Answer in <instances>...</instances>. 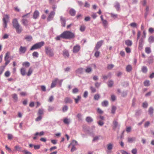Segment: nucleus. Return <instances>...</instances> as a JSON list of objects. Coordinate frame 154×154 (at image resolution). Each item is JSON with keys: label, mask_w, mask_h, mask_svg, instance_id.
Returning a JSON list of instances; mask_svg holds the SVG:
<instances>
[{"label": "nucleus", "mask_w": 154, "mask_h": 154, "mask_svg": "<svg viewBox=\"0 0 154 154\" xmlns=\"http://www.w3.org/2000/svg\"><path fill=\"white\" fill-rule=\"evenodd\" d=\"M113 129H115L116 128L119 127H120V125H119L118 122L114 120L113 122Z\"/></svg>", "instance_id": "obj_21"}, {"label": "nucleus", "mask_w": 154, "mask_h": 154, "mask_svg": "<svg viewBox=\"0 0 154 154\" xmlns=\"http://www.w3.org/2000/svg\"><path fill=\"white\" fill-rule=\"evenodd\" d=\"M142 70L143 72L146 73L147 71V68L146 66H143L142 68Z\"/></svg>", "instance_id": "obj_43"}, {"label": "nucleus", "mask_w": 154, "mask_h": 154, "mask_svg": "<svg viewBox=\"0 0 154 154\" xmlns=\"http://www.w3.org/2000/svg\"><path fill=\"white\" fill-rule=\"evenodd\" d=\"M145 51L147 54H149L151 52V50L150 48L147 47L145 48Z\"/></svg>", "instance_id": "obj_36"}, {"label": "nucleus", "mask_w": 154, "mask_h": 154, "mask_svg": "<svg viewBox=\"0 0 154 154\" xmlns=\"http://www.w3.org/2000/svg\"><path fill=\"white\" fill-rule=\"evenodd\" d=\"M43 114V109H39L38 111V114L41 115Z\"/></svg>", "instance_id": "obj_53"}, {"label": "nucleus", "mask_w": 154, "mask_h": 154, "mask_svg": "<svg viewBox=\"0 0 154 154\" xmlns=\"http://www.w3.org/2000/svg\"><path fill=\"white\" fill-rule=\"evenodd\" d=\"M60 21L61 23L62 26L63 27H65L66 26V19L65 17L61 16L60 17Z\"/></svg>", "instance_id": "obj_14"}, {"label": "nucleus", "mask_w": 154, "mask_h": 154, "mask_svg": "<svg viewBox=\"0 0 154 154\" xmlns=\"http://www.w3.org/2000/svg\"><path fill=\"white\" fill-rule=\"evenodd\" d=\"M73 99L75 100V103L77 104L79 102V101L81 100V97L80 96H78L77 98H74Z\"/></svg>", "instance_id": "obj_30"}, {"label": "nucleus", "mask_w": 154, "mask_h": 154, "mask_svg": "<svg viewBox=\"0 0 154 154\" xmlns=\"http://www.w3.org/2000/svg\"><path fill=\"white\" fill-rule=\"evenodd\" d=\"M137 150L136 149H133L131 150V152L133 154H136L137 153Z\"/></svg>", "instance_id": "obj_64"}, {"label": "nucleus", "mask_w": 154, "mask_h": 154, "mask_svg": "<svg viewBox=\"0 0 154 154\" xmlns=\"http://www.w3.org/2000/svg\"><path fill=\"white\" fill-rule=\"evenodd\" d=\"M68 106L66 105H65L63 107L62 111L63 112H65L67 111L68 110Z\"/></svg>", "instance_id": "obj_45"}, {"label": "nucleus", "mask_w": 154, "mask_h": 154, "mask_svg": "<svg viewBox=\"0 0 154 154\" xmlns=\"http://www.w3.org/2000/svg\"><path fill=\"white\" fill-rule=\"evenodd\" d=\"M144 39L140 38L139 41L138 48L139 50H141L143 49L144 44Z\"/></svg>", "instance_id": "obj_9"}, {"label": "nucleus", "mask_w": 154, "mask_h": 154, "mask_svg": "<svg viewBox=\"0 0 154 154\" xmlns=\"http://www.w3.org/2000/svg\"><path fill=\"white\" fill-rule=\"evenodd\" d=\"M12 97L14 99L15 102H16L17 100L18 97L16 94H14L12 95Z\"/></svg>", "instance_id": "obj_38"}, {"label": "nucleus", "mask_w": 154, "mask_h": 154, "mask_svg": "<svg viewBox=\"0 0 154 154\" xmlns=\"http://www.w3.org/2000/svg\"><path fill=\"white\" fill-rule=\"evenodd\" d=\"M101 105L103 106H107L108 105V102L107 100H104L102 102Z\"/></svg>", "instance_id": "obj_28"}, {"label": "nucleus", "mask_w": 154, "mask_h": 154, "mask_svg": "<svg viewBox=\"0 0 154 154\" xmlns=\"http://www.w3.org/2000/svg\"><path fill=\"white\" fill-rule=\"evenodd\" d=\"M63 122L64 124L69 125L71 122V120L70 119H68L67 118H64Z\"/></svg>", "instance_id": "obj_19"}, {"label": "nucleus", "mask_w": 154, "mask_h": 154, "mask_svg": "<svg viewBox=\"0 0 154 154\" xmlns=\"http://www.w3.org/2000/svg\"><path fill=\"white\" fill-rule=\"evenodd\" d=\"M100 96L99 94H95L94 97V100H98L100 98Z\"/></svg>", "instance_id": "obj_48"}, {"label": "nucleus", "mask_w": 154, "mask_h": 154, "mask_svg": "<svg viewBox=\"0 0 154 154\" xmlns=\"http://www.w3.org/2000/svg\"><path fill=\"white\" fill-rule=\"evenodd\" d=\"M154 109L152 107H150L149 109V114L152 115V114Z\"/></svg>", "instance_id": "obj_49"}, {"label": "nucleus", "mask_w": 154, "mask_h": 154, "mask_svg": "<svg viewBox=\"0 0 154 154\" xmlns=\"http://www.w3.org/2000/svg\"><path fill=\"white\" fill-rule=\"evenodd\" d=\"M27 50V47H23L21 46L19 50V51L20 54H24Z\"/></svg>", "instance_id": "obj_7"}, {"label": "nucleus", "mask_w": 154, "mask_h": 154, "mask_svg": "<svg viewBox=\"0 0 154 154\" xmlns=\"http://www.w3.org/2000/svg\"><path fill=\"white\" fill-rule=\"evenodd\" d=\"M45 52L47 55L49 57H53L54 55V49L50 47L46 46L45 47Z\"/></svg>", "instance_id": "obj_3"}, {"label": "nucleus", "mask_w": 154, "mask_h": 154, "mask_svg": "<svg viewBox=\"0 0 154 154\" xmlns=\"http://www.w3.org/2000/svg\"><path fill=\"white\" fill-rule=\"evenodd\" d=\"M9 16L8 15L6 14L3 15V17L2 19L3 21V26L4 28L7 27V24L9 21Z\"/></svg>", "instance_id": "obj_5"}, {"label": "nucleus", "mask_w": 154, "mask_h": 154, "mask_svg": "<svg viewBox=\"0 0 154 154\" xmlns=\"http://www.w3.org/2000/svg\"><path fill=\"white\" fill-rule=\"evenodd\" d=\"M113 82L112 80H109L108 82V87H112L113 85Z\"/></svg>", "instance_id": "obj_51"}, {"label": "nucleus", "mask_w": 154, "mask_h": 154, "mask_svg": "<svg viewBox=\"0 0 154 154\" xmlns=\"http://www.w3.org/2000/svg\"><path fill=\"white\" fill-rule=\"evenodd\" d=\"M85 27L84 25L81 26L80 30L81 32H83L85 31Z\"/></svg>", "instance_id": "obj_58"}, {"label": "nucleus", "mask_w": 154, "mask_h": 154, "mask_svg": "<svg viewBox=\"0 0 154 154\" xmlns=\"http://www.w3.org/2000/svg\"><path fill=\"white\" fill-rule=\"evenodd\" d=\"M15 148L16 151H23L21 149V147L17 145L15 146Z\"/></svg>", "instance_id": "obj_41"}, {"label": "nucleus", "mask_w": 154, "mask_h": 154, "mask_svg": "<svg viewBox=\"0 0 154 154\" xmlns=\"http://www.w3.org/2000/svg\"><path fill=\"white\" fill-rule=\"evenodd\" d=\"M102 23L103 25V26L105 28H106L108 27V22L106 20H104L102 21Z\"/></svg>", "instance_id": "obj_27"}, {"label": "nucleus", "mask_w": 154, "mask_h": 154, "mask_svg": "<svg viewBox=\"0 0 154 154\" xmlns=\"http://www.w3.org/2000/svg\"><path fill=\"white\" fill-rule=\"evenodd\" d=\"M16 29V32L18 34L20 33L23 30L22 26L20 25H19L14 28Z\"/></svg>", "instance_id": "obj_12"}, {"label": "nucleus", "mask_w": 154, "mask_h": 154, "mask_svg": "<svg viewBox=\"0 0 154 154\" xmlns=\"http://www.w3.org/2000/svg\"><path fill=\"white\" fill-rule=\"evenodd\" d=\"M26 69L24 68H22L20 69V73L21 75L24 76L26 74Z\"/></svg>", "instance_id": "obj_26"}, {"label": "nucleus", "mask_w": 154, "mask_h": 154, "mask_svg": "<svg viewBox=\"0 0 154 154\" xmlns=\"http://www.w3.org/2000/svg\"><path fill=\"white\" fill-rule=\"evenodd\" d=\"M77 117L78 118V119L79 120H82V115L80 114L79 113L77 115Z\"/></svg>", "instance_id": "obj_57"}, {"label": "nucleus", "mask_w": 154, "mask_h": 154, "mask_svg": "<svg viewBox=\"0 0 154 154\" xmlns=\"http://www.w3.org/2000/svg\"><path fill=\"white\" fill-rule=\"evenodd\" d=\"M103 41V40H101L98 42L94 48V50H98L102 45Z\"/></svg>", "instance_id": "obj_8"}, {"label": "nucleus", "mask_w": 154, "mask_h": 154, "mask_svg": "<svg viewBox=\"0 0 154 154\" xmlns=\"http://www.w3.org/2000/svg\"><path fill=\"white\" fill-rule=\"evenodd\" d=\"M116 109V106H112L111 111V113L113 114H115Z\"/></svg>", "instance_id": "obj_42"}, {"label": "nucleus", "mask_w": 154, "mask_h": 154, "mask_svg": "<svg viewBox=\"0 0 154 154\" xmlns=\"http://www.w3.org/2000/svg\"><path fill=\"white\" fill-rule=\"evenodd\" d=\"M80 49V46L78 45L74 46L73 49V51L74 53H76L78 52Z\"/></svg>", "instance_id": "obj_13"}, {"label": "nucleus", "mask_w": 154, "mask_h": 154, "mask_svg": "<svg viewBox=\"0 0 154 154\" xmlns=\"http://www.w3.org/2000/svg\"><path fill=\"white\" fill-rule=\"evenodd\" d=\"M143 35L142 36L141 38L144 39L146 37V32L144 30L143 32Z\"/></svg>", "instance_id": "obj_55"}, {"label": "nucleus", "mask_w": 154, "mask_h": 154, "mask_svg": "<svg viewBox=\"0 0 154 154\" xmlns=\"http://www.w3.org/2000/svg\"><path fill=\"white\" fill-rule=\"evenodd\" d=\"M113 144L112 143H109L107 145V149L109 151H111L112 149Z\"/></svg>", "instance_id": "obj_22"}, {"label": "nucleus", "mask_w": 154, "mask_h": 154, "mask_svg": "<svg viewBox=\"0 0 154 154\" xmlns=\"http://www.w3.org/2000/svg\"><path fill=\"white\" fill-rule=\"evenodd\" d=\"M55 14V12L54 11H51L47 18L48 20V21H50L52 20Z\"/></svg>", "instance_id": "obj_10"}, {"label": "nucleus", "mask_w": 154, "mask_h": 154, "mask_svg": "<svg viewBox=\"0 0 154 154\" xmlns=\"http://www.w3.org/2000/svg\"><path fill=\"white\" fill-rule=\"evenodd\" d=\"M38 52L36 51H35L32 54V55L33 57H36L37 58L38 57Z\"/></svg>", "instance_id": "obj_40"}, {"label": "nucleus", "mask_w": 154, "mask_h": 154, "mask_svg": "<svg viewBox=\"0 0 154 154\" xmlns=\"http://www.w3.org/2000/svg\"><path fill=\"white\" fill-rule=\"evenodd\" d=\"M88 95V92L87 91H85L83 94V97L85 98H86Z\"/></svg>", "instance_id": "obj_63"}, {"label": "nucleus", "mask_w": 154, "mask_h": 154, "mask_svg": "<svg viewBox=\"0 0 154 154\" xmlns=\"http://www.w3.org/2000/svg\"><path fill=\"white\" fill-rule=\"evenodd\" d=\"M95 51H96V52L94 54V55L96 57H98L99 56L100 52L98 51V50Z\"/></svg>", "instance_id": "obj_59"}, {"label": "nucleus", "mask_w": 154, "mask_h": 154, "mask_svg": "<svg viewBox=\"0 0 154 154\" xmlns=\"http://www.w3.org/2000/svg\"><path fill=\"white\" fill-rule=\"evenodd\" d=\"M62 33L60 35L57 36L56 38H55V39L57 40H59L61 38H63V37L62 36Z\"/></svg>", "instance_id": "obj_56"}, {"label": "nucleus", "mask_w": 154, "mask_h": 154, "mask_svg": "<svg viewBox=\"0 0 154 154\" xmlns=\"http://www.w3.org/2000/svg\"><path fill=\"white\" fill-rule=\"evenodd\" d=\"M59 81V79L57 78H56L54 80H53L51 84V88H53L56 85L57 82Z\"/></svg>", "instance_id": "obj_17"}, {"label": "nucleus", "mask_w": 154, "mask_h": 154, "mask_svg": "<svg viewBox=\"0 0 154 154\" xmlns=\"http://www.w3.org/2000/svg\"><path fill=\"white\" fill-rule=\"evenodd\" d=\"M10 75V73L8 71H6L5 74V75L6 77H9Z\"/></svg>", "instance_id": "obj_60"}, {"label": "nucleus", "mask_w": 154, "mask_h": 154, "mask_svg": "<svg viewBox=\"0 0 154 154\" xmlns=\"http://www.w3.org/2000/svg\"><path fill=\"white\" fill-rule=\"evenodd\" d=\"M64 102L66 103H72V100L69 97H66L65 98Z\"/></svg>", "instance_id": "obj_16"}, {"label": "nucleus", "mask_w": 154, "mask_h": 154, "mask_svg": "<svg viewBox=\"0 0 154 154\" xmlns=\"http://www.w3.org/2000/svg\"><path fill=\"white\" fill-rule=\"evenodd\" d=\"M90 89L92 93H94L96 91V89L92 86L90 87Z\"/></svg>", "instance_id": "obj_61"}, {"label": "nucleus", "mask_w": 154, "mask_h": 154, "mask_svg": "<svg viewBox=\"0 0 154 154\" xmlns=\"http://www.w3.org/2000/svg\"><path fill=\"white\" fill-rule=\"evenodd\" d=\"M114 7L116 9L117 11H119L120 9V5L119 3L118 2H116L115 3L114 5Z\"/></svg>", "instance_id": "obj_31"}, {"label": "nucleus", "mask_w": 154, "mask_h": 154, "mask_svg": "<svg viewBox=\"0 0 154 154\" xmlns=\"http://www.w3.org/2000/svg\"><path fill=\"white\" fill-rule=\"evenodd\" d=\"M22 64L23 66H24L27 67H29L30 66L29 63L27 61L23 62Z\"/></svg>", "instance_id": "obj_44"}, {"label": "nucleus", "mask_w": 154, "mask_h": 154, "mask_svg": "<svg viewBox=\"0 0 154 154\" xmlns=\"http://www.w3.org/2000/svg\"><path fill=\"white\" fill-rule=\"evenodd\" d=\"M153 55H151L148 58V63L149 64H151L153 62Z\"/></svg>", "instance_id": "obj_23"}, {"label": "nucleus", "mask_w": 154, "mask_h": 154, "mask_svg": "<svg viewBox=\"0 0 154 154\" xmlns=\"http://www.w3.org/2000/svg\"><path fill=\"white\" fill-rule=\"evenodd\" d=\"M10 53L8 51L5 54V57L4 60L5 61V65L6 66L10 62V60L9 59Z\"/></svg>", "instance_id": "obj_6"}, {"label": "nucleus", "mask_w": 154, "mask_h": 154, "mask_svg": "<svg viewBox=\"0 0 154 154\" xmlns=\"http://www.w3.org/2000/svg\"><path fill=\"white\" fill-rule=\"evenodd\" d=\"M125 44L128 46H130L132 45V41L129 40H126L125 41Z\"/></svg>", "instance_id": "obj_32"}, {"label": "nucleus", "mask_w": 154, "mask_h": 154, "mask_svg": "<svg viewBox=\"0 0 154 154\" xmlns=\"http://www.w3.org/2000/svg\"><path fill=\"white\" fill-rule=\"evenodd\" d=\"M71 143L72 144V145H74L75 146L78 145L77 142L75 140H72Z\"/></svg>", "instance_id": "obj_62"}, {"label": "nucleus", "mask_w": 154, "mask_h": 154, "mask_svg": "<svg viewBox=\"0 0 154 154\" xmlns=\"http://www.w3.org/2000/svg\"><path fill=\"white\" fill-rule=\"evenodd\" d=\"M44 134V132L43 131H42L40 132V133L37 132L35 134L34 136H37L38 135H39V136H42Z\"/></svg>", "instance_id": "obj_37"}, {"label": "nucleus", "mask_w": 154, "mask_h": 154, "mask_svg": "<svg viewBox=\"0 0 154 154\" xmlns=\"http://www.w3.org/2000/svg\"><path fill=\"white\" fill-rule=\"evenodd\" d=\"M63 55L65 57H68L69 56V53L68 51H64L63 52Z\"/></svg>", "instance_id": "obj_47"}, {"label": "nucleus", "mask_w": 154, "mask_h": 154, "mask_svg": "<svg viewBox=\"0 0 154 154\" xmlns=\"http://www.w3.org/2000/svg\"><path fill=\"white\" fill-rule=\"evenodd\" d=\"M62 35L63 37V38L71 39L75 37V34L71 31H66L62 33Z\"/></svg>", "instance_id": "obj_1"}, {"label": "nucleus", "mask_w": 154, "mask_h": 154, "mask_svg": "<svg viewBox=\"0 0 154 154\" xmlns=\"http://www.w3.org/2000/svg\"><path fill=\"white\" fill-rule=\"evenodd\" d=\"M144 85L146 86H148L150 85L149 81L148 80H146L144 82Z\"/></svg>", "instance_id": "obj_46"}, {"label": "nucleus", "mask_w": 154, "mask_h": 154, "mask_svg": "<svg viewBox=\"0 0 154 154\" xmlns=\"http://www.w3.org/2000/svg\"><path fill=\"white\" fill-rule=\"evenodd\" d=\"M126 69L127 72H130L132 70V66L130 65H128L126 67Z\"/></svg>", "instance_id": "obj_25"}, {"label": "nucleus", "mask_w": 154, "mask_h": 154, "mask_svg": "<svg viewBox=\"0 0 154 154\" xmlns=\"http://www.w3.org/2000/svg\"><path fill=\"white\" fill-rule=\"evenodd\" d=\"M83 68H79L75 70V73L77 74H82L83 73Z\"/></svg>", "instance_id": "obj_18"}, {"label": "nucleus", "mask_w": 154, "mask_h": 154, "mask_svg": "<svg viewBox=\"0 0 154 154\" xmlns=\"http://www.w3.org/2000/svg\"><path fill=\"white\" fill-rule=\"evenodd\" d=\"M39 13L38 11L35 10L34 12L33 17L34 19H37L39 16Z\"/></svg>", "instance_id": "obj_15"}, {"label": "nucleus", "mask_w": 154, "mask_h": 154, "mask_svg": "<svg viewBox=\"0 0 154 154\" xmlns=\"http://www.w3.org/2000/svg\"><path fill=\"white\" fill-rule=\"evenodd\" d=\"M12 23L13 26L14 28L20 25L18 22L17 19L16 18H15L13 19Z\"/></svg>", "instance_id": "obj_11"}, {"label": "nucleus", "mask_w": 154, "mask_h": 154, "mask_svg": "<svg viewBox=\"0 0 154 154\" xmlns=\"http://www.w3.org/2000/svg\"><path fill=\"white\" fill-rule=\"evenodd\" d=\"M136 140V138L135 137H129L128 138V142L130 143H132L133 141H135Z\"/></svg>", "instance_id": "obj_33"}, {"label": "nucleus", "mask_w": 154, "mask_h": 154, "mask_svg": "<svg viewBox=\"0 0 154 154\" xmlns=\"http://www.w3.org/2000/svg\"><path fill=\"white\" fill-rule=\"evenodd\" d=\"M86 120L88 122H91L93 121V119L91 117L88 116L86 118Z\"/></svg>", "instance_id": "obj_35"}, {"label": "nucleus", "mask_w": 154, "mask_h": 154, "mask_svg": "<svg viewBox=\"0 0 154 154\" xmlns=\"http://www.w3.org/2000/svg\"><path fill=\"white\" fill-rule=\"evenodd\" d=\"M69 13L71 16H74L76 13V11L74 9L71 8L69 11Z\"/></svg>", "instance_id": "obj_20"}, {"label": "nucleus", "mask_w": 154, "mask_h": 154, "mask_svg": "<svg viewBox=\"0 0 154 154\" xmlns=\"http://www.w3.org/2000/svg\"><path fill=\"white\" fill-rule=\"evenodd\" d=\"M114 67V65L112 64H108L107 66V68L108 69H111Z\"/></svg>", "instance_id": "obj_52"}, {"label": "nucleus", "mask_w": 154, "mask_h": 154, "mask_svg": "<svg viewBox=\"0 0 154 154\" xmlns=\"http://www.w3.org/2000/svg\"><path fill=\"white\" fill-rule=\"evenodd\" d=\"M38 115V116L35 119V121L37 122L40 121L42 119V117L41 115Z\"/></svg>", "instance_id": "obj_54"}, {"label": "nucleus", "mask_w": 154, "mask_h": 154, "mask_svg": "<svg viewBox=\"0 0 154 154\" xmlns=\"http://www.w3.org/2000/svg\"><path fill=\"white\" fill-rule=\"evenodd\" d=\"M92 68L90 66H88L85 69V72L87 73H91L92 71Z\"/></svg>", "instance_id": "obj_24"}, {"label": "nucleus", "mask_w": 154, "mask_h": 154, "mask_svg": "<svg viewBox=\"0 0 154 154\" xmlns=\"http://www.w3.org/2000/svg\"><path fill=\"white\" fill-rule=\"evenodd\" d=\"M148 41L149 43H152L154 42V38L153 36H151L148 38Z\"/></svg>", "instance_id": "obj_34"}, {"label": "nucleus", "mask_w": 154, "mask_h": 154, "mask_svg": "<svg viewBox=\"0 0 154 154\" xmlns=\"http://www.w3.org/2000/svg\"><path fill=\"white\" fill-rule=\"evenodd\" d=\"M44 42H41L37 43L34 45L30 48V51H33L40 48L44 45Z\"/></svg>", "instance_id": "obj_4"}, {"label": "nucleus", "mask_w": 154, "mask_h": 154, "mask_svg": "<svg viewBox=\"0 0 154 154\" xmlns=\"http://www.w3.org/2000/svg\"><path fill=\"white\" fill-rule=\"evenodd\" d=\"M30 16V13H27L22 16V18H23L21 21L24 26H28L29 21L27 19L29 18Z\"/></svg>", "instance_id": "obj_2"}, {"label": "nucleus", "mask_w": 154, "mask_h": 154, "mask_svg": "<svg viewBox=\"0 0 154 154\" xmlns=\"http://www.w3.org/2000/svg\"><path fill=\"white\" fill-rule=\"evenodd\" d=\"M25 39H26V41L30 42L32 40V37L30 35H27L25 37Z\"/></svg>", "instance_id": "obj_29"}, {"label": "nucleus", "mask_w": 154, "mask_h": 154, "mask_svg": "<svg viewBox=\"0 0 154 154\" xmlns=\"http://www.w3.org/2000/svg\"><path fill=\"white\" fill-rule=\"evenodd\" d=\"M6 66H2L0 67V75L3 73Z\"/></svg>", "instance_id": "obj_39"}, {"label": "nucleus", "mask_w": 154, "mask_h": 154, "mask_svg": "<svg viewBox=\"0 0 154 154\" xmlns=\"http://www.w3.org/2000/svg\"><path fill=\"white\" fill-rule=\"evenodd\" d=\"M33 71V69L31 68H30L28 71V72L27 74V75L28 76H29L31 75Z\"/></svg>", "instance_id": "obj_50"}]
</instances>
